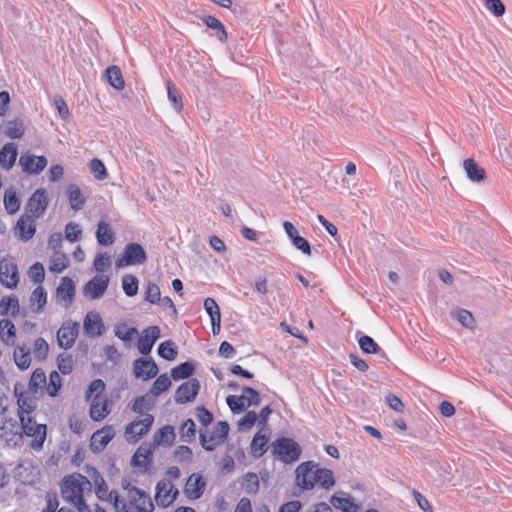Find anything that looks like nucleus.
<instances>
[{"instance_id":"obj_1","label":"nucleus","mask_w":512,"mask_h":512,"mask_svg":"<svg viewBox=\"0 0 512 512\" xmlns=\"http://www.w3.org/2000/svg\"><path fill=\"white\" fill-rule=\"evenodd\" d=\"M155 402L147 395L136 397L132 403L131 410L144 416L143 419H135L125 427L126 440L131 443H137L145 436L154 423V416L149 413L143 414V410L150 411L154 408Z\"/></svg>"},{"instance_id":"obj_2","label":"nucleus","mask_w":512,"mask_h":512,"mask_svg":"<svg viewBox=\"0 0 512 512\" xmlns=\"http://www.w3.org/2000/svg\"><path fill=\"white\" fill-rule=\"evenodd\" d=\"M19 420L20 425L13 422L12 426L16 427V432L13 433L12 437H7V443L18 446L23 441V435H26L33 438L30 443V447L33 450H42L47 436V425L36 423L32 416H21Z\"/></svg>"},{"instance_id":"obj_3","label":"nucleus","mask_w":512,"mask_h":512,"mask_svg":"<svg viewBox=\"0 0 512 512\" xmlns=\"http://www.w3.org/2000/svg\"><path fill=\"white\" fill-rule=\"evenodd\" d=\"M271 453L282 463L292 464L300 459L302 447L294 439L282 436L271 443Z\"/></svg>"},{"instance_id":"obj_4","label":"nucleus","mask_w":512,"mask_h":512,"mask_svg":"<svg viewBox=\"0 0 512 512\" xmlns=\"http://www.w3.org/2000/svg\"><path fill=\"white\" fill-rule=\"evenodd\" d=\"M229 430L230 427L227 421H218L210 436H208L206 430H200L199 440L202 448L208 452L214 451L218 445L226 441L229 435Z\"/></svg>"},{"instance_id":"obj_5","label":"nucleus","mask_w":512,"mask_h":512,"mask_svg":"<svg viewBox=\"0 0 512 512\" xmlns=\"http://www.w3.org/2000/svg\"><path fill=\"white\" fill-rule=\"evenodd\" d=\"M147 261V252L140 243L126 244L122 255L116 260V267L140 265Z\"/></svg>"},{"instance_id":"obj_6","label":"nucleus","mask_w":512,"mask_h":512,"mask_svg":"<svg viewBox=\"0 0 512 512\" xmlns=\"http://www.w3.org/2000/svg\"><path fill=\"white\" fill-rule=\"evenodd\" d=\"M48 204L49 201L46 190L44 188H38L35 192L32 193L26 203L25 215L27 218L35 220L44 214Z\"/></svg>"},{"instance_id":"obj_7","label":"nucleus","mask_w":512,"mask_h":512,"mask_svg":"<svg viewBox=\"0 0 512 512\" xmlns=\"http://www.w3.org/2000/svg\"><path fill=\"white\" fill-rule=\"evenodd\" d=\"M0 283L8 289H14L19 283L18 266L11 256L0 261Z\"/></svg>"},{"instance_id":"obj_8","label":"nucleus","mask_w":512,"mask_h":512,"mask_svg":"<svg viewBox=\"0 0 512 512\" xmlns=\"http://www.w3.org/2000/svg\"><path fill=\"white\" fill-rule=\"evenodd\" d=\"M85 484H90V481L82 474L75 473L65 476L60 487L62 497L67 501L68 496L83 494Z\"/></svg>"},{"instance_id":"obj_9","label":"nucleus","mask_w":512,"mask_h":512,"mask_svg":"<svg viewBox=\"0 0 512 512\" xmlns=\"http://www.w3.org/2000/svg\"><path fill=\"white\" fill-rule=\"evenodd\" d=\"M132 372L135 378L146 381L156 377L159 368L153 358L143 356L133 361Z\"/></svg>"},{"instance_id":"obj_10","label":"nucleus","mask_w":512,"mask_h":512,"mask_svg":"<svg viewBox=\"0 0 512 512\" xmlns=\"http://www.w3.org/2000/svg\"><path fill=\"white\" fill-rule=\"evenodd\" d=\"M201 388L197 378H191L180 384L175 391L174 400L177 404H186L196 399Z\"/></svg>"},{"instance_id":"obj_11","label":"nucleus","mask_w":512,"mask_h":512,"mask_svg":"<svg viewBox=\"0 0 512 512\" xmlns=\"http://www.w3.org/2000/svg\"><path fill=\"white\" fill-rule=\"evenodd\" d=\"M304 486L303 490H312L316 484H318L323 489H330L336 483L334 474L332 470L328 468H319L316 466V469L312 475V481H302Z\"/></svg>"},{"instance_id":"obj_12","label":"nucleus","mask_w":512,"mask_h":512,"mask_svg":"<svg viewBox=\"0 0 512 512\" xmlns=\"http://www.w3.org/2000/svg\"><path fill=\"white\" fill-rule=\"evenodd\" d=\"M160 336L161 331L158 326H149L145 328L137 342L138 352L142 356H148Z\"/></svg>"},{"instance_id":"obj_13","label":"nucleus","mask_w":512,"mask_h":512,"mask_svg":"<svg viewBox=\"0 0 512 512\" xmlns=\"http://www.w3.org/2000/svg\"><path fill=\"white\" fill-rule=\"evenodd\" d=\"M109 285V277L95 276L90 279L83 287V293L91 300H97L103 297Z\"/></svg>"},{"instance_id":"obj_14","label":"nucleus","mask_w":512,"mask_h":512,"mask_svg":"<svg viewBox=\"0 0 512 512\" xmlns=\"http://www.w3.org/2000/svg\"><path fill=\"white\" fill-rule=\"evenodd\" d=\"M47 163V158L43 155L35 156L33 154H23L19 160L22 171L27 175L39 174L45 169Z\"/></svg>"},{"instance_id":"obj_15","label":"nucleus","mask_w":512,"mask_h":512,"mask_svg":"<svg viewBox=\"0 0 512 512\" xmlns=\"http://www.w3.org/2000/svg\"><path fill=\"white\" fill-rule=\"evenodd\" d=\"M115 431L112 426H104L102 429L96 431L92 437L90 442V450L98 454L102 452L106 446L110 443V441L114 438Z\"/></svg>"},{"instance_id":"obj_16","label":"nucleus","mask_w":512,"mask_h":512,"mask_svg":"<svg viewBox=\"0 0 512 512\" xmlns=\"http://www.w3.org/2000/svg\"><path fill=\"white\" fill-rule=\"evenodd\" d=\"M206 487L204 477L199 473H193L188 477L184 487V494L190 500H197L202 497Z\"/></svg>"},{"instance_id":"obj_17","label":"nucleus","mask_w":512,"mask_h":512,"mask_svg":"<svg viewBox=\"0 0 512 512\" xmlns=\"http://www.w3.org/2000/svg\"><path fill=\"white\" fill-rule=\"evenodd\" d=\"M283 228L295 248L300 250L304 255L311 256L312 249L309 241L299 235L298 230L293 225V223L290 221H284Z\"/></svg>"},{"instance_id":"obj_18","label":"nucleus","mask_w":512,"mask_h":512,"mask_svg":"<svg viewBox=\"0 0 512 512\" xmlns=\"http://www.w3.org/2000/svg\"><path fill=\"white\" fill-rule=\"evenodd\" d=\"M84 333L89 337H99L105 331L102 318L97 312H89L83 322Z\"/></svg>"},{"instance_id":"obj_19","label":"nucleus","mask_w":512,"mask_h":512,"mask_svg":"<svg viewBox=\"0 0 512 512\" xmlns=\"http://www.w3.org/2000/svg\"><path fill=\"white\" fill-rule=\"evenodd\" d=\"M78 333H79V324L78 323L74 322L69 327H66L63 325L57 331L58 346L64 350L70 349L74 345V343L78 337Z\"/></svg>"},{"instance_id":"obj_20","label":"nucleus","mask_w":512,"mask_h":512,"mask_svg":"<svg viewBox=\"0 0 512 512\" xmlns=\"http://www.w3.org/2000/svg\"><path fill=\"white\" fill-rule=\"evenodd\" d=\"M121 486L124 490L129 492V496L131 493H135L140 499H143V504L147 503L149 505L148 508L143 505H136V512H152L154 510V504L150 496L144 490L131 485V480L128 477L122 479Z\"/></svg>"},{"instance_id":"obj_21","label":"nucleus","mask_w":512,"mask_h":512,"mask_svg":"<svg viewBox=\"0 0 512 512\" xmlns=\"http://www.w3.org/2000/svg\"><path fill=\"white\" fill-rule=\"evenodd\" d=\"M345 495L344 492L333 494L330 498V503L334 508L343 512H359L360 506L355 503L354 498Z\"/></svg>"},{"instance_id":"obj_22","label":"nucleus","mask_w":512,"mask_h":512,"mask_svg":"<svg viewBox=\"0 0 512 512\" xmlns=\"http://www.w3.org/2000/svg\"><path fill=\"white\" fill-rule=\"evenodd\" d=\"M176 439L175 429L173 426L167 424L159 428L153 435V446L157 448L158 446H167L170 447L174 444Z\"/></svg>"},{"instance_id":"obj_23","label":"nucleus","mask_w":512,"mask_h":512,"mask_svg":"<svg viewBox=\"0 0 512 512\" xmlns=\"http://www.w3.org/2000/svg\"><path fill=\"white\" fill-rule=\"evenodd\" d=\"M27 220L30 222L29 224L26 223L24 216H21L17 220L14 228L16 235L23 242H28L31 240L36 233L35 220L31 218H27Z\"/></svg>"},{"instance_id":"obj_24","label":"nucleus","mask_w":512,"mask_h":512,"mask_svg":"<svg viewBox=\"0 0 512 512\" xmlns=\"http://www.w3.org/2000/svg\"><path fill=\"white\" fill-rule=\"evenodd\" d=\"M96 239L101 246H110L115 242V233L110 223L101 220L97 224Z\"/></svg>"},{"instance_id":"obj_25","label":"nucleus","mask_w":512,"mask_h":512,"mask_svg":"<svg viewBox=\"0 0 512 512\" xmlns=\"http://www.w3.org/2000/svg\"><path fill=\"white\" fill-rule=\"evenodd\" d=\"M57 296L65 301V306L70 305L75 298V283L69 277H63L61 279L60 285L56 289Z\"/></svg>"},{"instance_id":"obj_26","label":"nucleus","mask_w":512,"mask_h":512,"mask_svg":"<svg viewBox=\"0 0 512 512\" xmlns=\"http://www.w3.org/2000/svg\"><path fill=\"white\" fill-rule=\"evenodd\" d=\"M196 372V362L188 360L175 366L170 371V376L174 381L191 379Z\"/></svg>"},{"instance_id":"obj_27","label":"nucleus","mask_w":512,"mask_h":512,"mask_svg":"<svg viewBox=\"0 0 512 512\" xmlns=\"http://www.w3.org/2000/svg\"><path fill=\"white\" fill-rule=\"evenodd\" d=\"M17 147L14 143L5 144L0 150V166L4 170H10L17 160Z\"/></svg>"},{"instance_id":"obj_28","label":"nucleus","mask_w":512,"mask_h":512,"mask_svg":"<svg viewBox=\"0 0 512 512\" xmlns=\"http://www.w3.org/2000/svg\"><path fill=\"white\" fill-rule=\"evenodd\" d=\"M463 167L467 177L473 182H481L486 178V171L473 158L465 159Z\"/></svg>"},{"instance_id":"obj_29","label":"nucleus","mask_w":512,"mask_h":512,"mask_svg":"<svg viewBox=\"0 0 512 512\" xmlns=\"http://www.w3.org/2000/svg\"><path fill=\"white\" fill-rule=\"evenodd\" d=\"M268 441L269 436L262 434L261 431L254 435L250 444V452L255 459H259L265 454Z\"/></svg>"},{"instance_id":"obj_30","label":"nucleus","mask_w":512,"mask_h":512,"mask_svg":"<svg viewBox=\"0 0 512 512\" xmlns=\"http://www.w3.org/2000/svg\"><path fill=\"white\" fill-rule=\"evenodd\" d=\"M316 469V464L313 461H306L298 465L295 470L296 484L303 490V480L306 482L312 481V475Z\"/></svg>"},{"instance_id":"obj_31","label":"nucleus","mask_w":512,"mask_h":512,"mask_svg":"<svg viewBox=\"0 0 512 512\" xmlns=\"http://www.w3.org/2000/svg\"><path fill=\"white\" fill-rule=\"evenodd\" d=\"M104 76L107 82L116 90H122L125 87V81L120 67L111 65L106 68Z\"/></svg>"},{"instance_id":"obj_32","label":"nucleus","mask_w":512,"mask_h":512,"mask_svg":"<svg viewBox=\"0 0 512 512\" xmlns=\"http://www.w3.org/2000/svg\"><path fill=\"white\" fill-rule=\"evenodd\" d=\"M17 386H21L20 383H16L14 387V395L17 398L18 404V416H29L36 409V405L33 403L32 399L25 398L23 392H17Z\"/></svg>"},{"instance_id":"obj_33","label":"nucleus","mask_w":512,"mask_h":512,"mask_svg":"<svg viewBox=\"0 0 512 512\" xmlns=\"http://www.w3.org/2000/svg\"><path fill=\"white\" fill-rule=\"evenodd\" d=\"M201 19L208 28L217 31L216 37L220 42L224 43L227 41L228 34L226 28L218 18L212 15H204Z\"/></svg>"},{"instance_id":"obj_34","label":"nucleus","mask_w":512,"mask_h":512,"mask_svg":"<svg viewBox=\"0 0 512 512\" xmlns=\"http://www.w3.org/2000/svg\"><path fill=\"white\" fill-rule=\"evenodd\" d=\"M19 300L15 295L4 296L0 300V315L6 316L10 314L16 317L19 314Z\"/></svg>"},{"instance_id":"obj_35","label":"nucleus","mask_w":512,"mask_h":512,"mask_svg":"<svg viewBox=\"0 0 512 512\" xmlns=\"http://www.w3.org/2000/svg\"><path fill=\"white\" fill-rule=\"evenodd\" d=\"M0 338L7 346L15 344L16 328L11 320H0Z\"/></svg>"},{"instance_id":"obj_36","label":"nucleus","mask_w":512,"mask_h":512,"mask_svg":"<svg viewBox=\"0 0 512 512\" xmlns=\"http://www.w3.org/2000/svg\"><path fill=\"white\" fill-rule=\"evenodd\" d=\"M358 344L361 351L365 354H374L379 353L381 351V347L376 343V341L365 334H362L360 331L356 333Z\"/></svg>"},{"instance_id":"obj_37","label":"nucleus","mask_w":512,"mask_h":512,"mask_svg":"<svg viewBox=\"0 0 512 512\" xmlns=\"http://www.w3.org/2000/svg\"><path fill=\"white\" fill-rule=\"evenodd\" d=\"M67 196L71 203V208L75 211L80 210L86 203V198L82 195L80 188L76 184L68 186Z\"/></svg>"},{"instance_id":"obj_38","label":"nucleus","mask_w":512,"mask_h":512,"mask_svg":"<svg viewBox=\"0 0 512 512\" xmlns=\"http://www.w3.org/2000/svg\"><path fill=\"white\" fill-rule=\"evenodd\" d=\"M3 202L6 212L9 215H13L16 212H18L21 206V201L17 193L12 189H8L5 191Z\"/></svg>"},{"instance_id":"obj_39","label":"nucleus","mask_w":512,"mask_h":512,"mask_svg":"<svg viewBox=\"0 0 512 512\" xmlns=\"http://www.w3.org/2000/svg\"><path fill=\"white\" fill-rule=\"evenodd\" d=\"M157 354L167 361H173L178 355V349L172 340H166L159 344Z\"/></svg>"},{"instance_id":"obj_40","label":"nucleus","mask_w":512,"mask_h":512,"mask_svg":"<svg viewBox=\"0 0 512 512\" xmlns=\"http://www.w3.org/2000/svg\"><path fill=\"white\" fill-rule=\"evenodd\" d=\"M110 413V410L108 409L107 402H103L102 404L98 401L93 399L92 403L90 405L89 414L93 421L99 422L102 421L104 418L107 417V415Z\"/></svg>"},{"instance_id":"obj_41","label":"nucleus","mask_w":512,"mask_h":512,"mask_svg":"<svg viewBox=\"0 0 512 512\" xmlns=\"http://www.w3.org/2000/svg\"><path fill=\"white\" fill-rule=\"evenodd\" d=\"M5 134L12 140L20 139L25 134L24 122L21 119L10 120L7 123Z\"/></svg>"},{"instance_id":"obj_42","label":"nucleus","mask_w":512,"mask_h":512,"mask_svg":"<svg viewBox=\"0 0 512 512\" xmlns=\"http://www.w3.org/2000/svg\"><path fill=\"white\" fill-rule=\"evenodd\" d=\"M105 388L106 384L102 379H94L93 381H91V383L88 385V388L85 391V400L90 401L91 398L99 400Z\"/></svg>"},{"instance_id":"obj_43","label":"nucleus","mask_w":512,"mask_h":512,"mask_svg":"<svg viewBox=\"0 0 512 512\" xmlns=\"http://www.w3.org/2000/svg\"><path fill=\"white\" fill-rule=\"evenodd\" d=\"M172 385L170 378L166 373L159 375L154 381L152 387L150 388V394L154 397L161 395L163 392H166Z\"/></svg>"},{"instance_id":"obj_44","label":"nucleus","mask_w":512,"mask_h":512,"mask_svg":"<svg viewBox=\"0 0 512 512\" xmlns=\"http://www.w3.org/2000/svg\"><path fill=\"white\" fill-rule=\"evenodd\" d=\"M122 289L128 297H134L138 293L139 281L133 274H126L122 277Z\"/></svg>"},{"instance_id":"obj_45","label":"nucleus","mask_w":512,"mask_h":512,"mask_svg":"<svg viewBox=\"0 0 512 512\" xmlns=\"http://www.w3.org/2000/svg\"><path fill=\"white\" fill-rule=\"evenodd\" d=\"M154 449H155V447L153 446L152 443H149V444L143 443L135 451V453H138V455L140 457H143V468H144L143 472H146L153 463Z\"/></svg>"},{"instance_id":"obj_46","label":"nucleus","mask_w":512,"mask_h":512,"mask_svg":"<svg viewBox=\"0 0 512 512\" xmlns=\"http://www.w3.org/2000/svg\"><path fill=\"white\" fill-rule=\"evenodd\" d=\"M166 87L169 101L172 103L174 109L180 112L183 109V102L179 90L169 79L166 81Z\"/></svg>"},{"instance_id":"obj_47","label":"nucleus","mask_w":512,"mask_h":512,"mask_svg":"<svg viewBox=\"0 0 512 512\" xmlns=\"http://www.w3.org/2000/svg\"><path fill=\"white\" fill-rule=\"evenodd\" d=\"M30 302L32 305L37 304L34 312L40 313L43 311L44 306L47 303V292L42 286L36 287L30 296Z\"/></svg>"},{"instance_id":"obj_48","label":"nucleus","mask_w":512,"mask_h":512,"mask_svg":"<svg viewBox=\"0 0 512 512\" xmlns=\"http://www.w3.org/2000/svg\"><path fill=\"white\" fill-rule=\"evenodd\" d=\"M41 385H46V375L41 368H37L31 374L28 391L35 394Z\"/></svg>"},{"instance_id":"obj_49","label":"nucleus","mask_w":512,"mask_h":512,"mask_svg":"<svg viewBox=\"0 0 512 512\" xmlns=\"http://www.w3.org/2000/svg\"><path fill=\"white\" fill-rule=\"evenodd\" d=\"M91 470L93 472L91 476L95 483V493L100 500H106L105 496L108 490L107 483L96 468L91 467Z\"/></svg>"},{"instance_id":"obj_50","label":"nucleus","mask_w":512,"mask_h":512,"mask_svg":"<svg viewBox=\"0 0 512 512\" xmlns=\"http://www.w3.org/2000/svg\"><path fill=\"white\" fill-rule=\"evenodd\" d=\"M452 316L465 328L473 329L475 327V319L469 310L458 308L456 311H452Z\"/></svg>"},{"instance_id":"obj_51","label":"nucleus","mask_w":512,"mask_h":512,"mask_svg":"<svg viewBox=\"0 0 512 512\" xmlns=\"http://www.w3.org/2000/svg\"><path fill=\"white\" fill-rule=\"evenodd\" d=\"M226 404L230 408L231 412L235 415L244 412L247 408L245 395H228L226 397Z\"/></svg>"},{"instance_id":"obj_52","label":"nucleus","mask_w":512,"mask_h":512,"mask_svg":"<svg viewBox=\"0 0 512 512\" xmlns=\"http://www.w3.org/2000/svg\"><path fill=\"white\" fill-rule=\"evenodd\" d=\"M181 440L184 442L191 443L195 440L196 437V425L191 418L186 419L181 427Z\"/></svg>"},{"instance_id":"obj_53","label":"nucleus","mask_w":512,"mask_h":512,"mask_svg":"<svg viewBox=\"0 0 512 512\" xmlns=\"http://www.w3.org/2000/svg\"><path fill=\"white\" fill-rule=\"evenodd\" d=\"M14 360L17 367L24 371L29 368L31 364L30 352L24 349V347H17L14 351Z\"/></svg>"},{"instance_id":"obj_54","label":"nucleus","mask_w":512,"mask_h":512,"mask_svg":"<svg viewBox=\"0 0 512 512\" xmlns=\"http://www.w3.org/2000/svg\"><path fill=\"white\" fill-rule=\"evenodd\" d=\"M259 478L254 472H247L244 475L243 489L247 494L254 495L259 491Z\"/></svg>"},{"instance_id":"obj_55","label":"nucleus","mask_w":512,"mask_h":512,"mask_svg":"<svg viewBox=\"0 0 512 512\" xmlns=\"http://www.w3.org/2000/svg\"><path fill=\"white\" fill-rule=\"evenodd\" d=\"M258 416L255 411H247L246 414L237 422V429L240 432L250 430L257 422Z\"/></svg>"},{"instance_id":"obj_56","label":"nucleus","mask_w":512,"mask_h":512,"mask_svg":"<svg viewBox=\"0 0 512 512\" xmlns=\"http://www.w3.org/2000/svg\"><path fill=\"white\" fill-rule=\"evenodd\" d=\"M57 366L63 375H68L73 371L74 362L70 354H59L57 356Z\"/></svg>"},{"instance_id":"obj_57","label":"nucleus","mask_w":512,"mask_h":512,"mask_svg":"<svg viewBox=\"0 0 512 512\" xmlns=\"http://www.w3.org/2000/svg\"><path fill=\"white\" fill-rule=\"evenodd\" d=\"M49 352V345L47 341L39 337L34 342L33 354L38 361H43L47 358Z\"/></svg>"},{"instance_id":"obj_58","label":"nucleus","mask_w":512,"mask_h":512,"mask_svg":"<svg viewBox=\"0 0 512 512\" xmlns=\"http://www.w3.org/2000/svg\"><path fill=\"white\" fill-rule=\"evenodd\" d=\"M90 170L97 180H104L108 176L107 169L103 161L98 158H93L90 161Z\"/></svg>"},{"instance_id":"obj_59","label":"nucleus","mask_w":512,"mask_h":512,"mask_svg":"<svg viewBox=\"0 0 512 512\" xmlns=\"http://www.w3.org/2000/svg\"><path fill=\"white\" fill-rule=\"evenodd\" d=\"M61 387H62V379H61L59 373L56 371H52L49 375V386L47 389L48 395L50 397L57 396Z\"/></svg>"},{"instance_id":"obj_60","label":"nucleus","mask_w":512,"mask_h":512,"mask_svg":"<svg viewBox=\"0 0 512 512\" xmlns=\"http://www.w3.org/2000/svg\"><path fill=\"white\" fill-rule=\"evenodd\" d=\"M174 456L179 463H191L193 460L192 449L187 445H179L174 451Z\"/></svg>"},{"instance_id":"obj_61","label":"nucleus","mask_w":512,"mask_h":512,"mask_svg":"<svg viewBox=\"0 0 512 512\" xmlns=\"http://www.w3.org/2000/svg\"><path fill=\"white\" fill-rule=\"evenodd\" d=\"M242 392L243 395H245L247 406H258L261 403L260 393L256 389L250 386H244Z\"/></svg>"},{"instance_id":"obj_62","label":"nucleus","mask_w":512,"mask_h":512,"mask_svg":"<svg viewBox=\"0 0 512 512\" xmlns=\"http://www.w3.org/2000/svg\"><path fill=\"white\" fill-rule=\"evenodd\" d=\"M29 277L35 284H41L45 278V269L41 262H35L29 268Z\"/></svg>"},{"instance_id":"obj_63","label":"nucleus","mask_w":512,"mask_h":512,"mask_svg":"<svg viewBox=\"0 0 512 512\" xmlns=\"http://www.w3.org/2000/svg\"><path fill=\"white\" fill-rule=\"evenodd\" d=\"M161 291L159 286L156 283L148 282L144 300L151 303L156 304L160 300Z\"/></svg>"},{"instance_id":"obj_64","label":"nucleus","mask_w":512,"mask_h":512,"mask_svg":"<svg viewBox=\"0 0 512 512\" xmlns=\"http://www.w3.org/2000/svg\"><path fill=\"white\" fill-rule=\"evenodd\" d=\"M111 265L110 256L106 253H98L93 261V268L97 272H105Z\"/></svg>"}]
</instances>
